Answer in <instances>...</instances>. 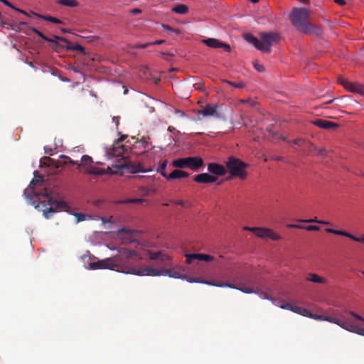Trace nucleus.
Segmentation results:
<instances>
[{
    "instance_id": "nucleus-59",
    "label": "nucleus",
    "mask_w": 364,
    "mask_h": 364,
    "mask_svg": "<svg viewBox=\"0 0 364 364\" xmlns=\"http://www.w3.org/2000/svg\"><path fill=\"white\" fill-rule=\"evenodd\" d=\"M161 79L159 77V78H156L155 80H154V82L155 84H158L159 82H160Z\"/></svg>"
},
{
    "instance_id": "nucleus-34",
    "label": "nucleus",
    "mask_w": 364,
    "mask_h": 364,
    "mask_svg": "<svg viewBox=\"0 0 364 364\" xmlns=\"http://www.w3.org/2000/svg\"><path fill=\"white\" fill-rule=\"evenodd\" d=\"M198 255H203V254L200 253H193V254H186V263L190 264L194 260H198L202 261V257H198Z\"/></svg>"
},
{
    "instance_id": "nucleus-63",
    "label": "nucleus",
    "mask_w": 364,
    "mask_h": 364,
    "mask_svg": "<svg viewBox=\"0 0 364 364\" xmlns=\"http://www.w3.org/2000/svg\"><path fill=\"white\" fill-rule=\"evenodd\" d=\"M173 129H174V128H173V127H168V130H169L170 132H172Z\"/></svg>"
},
{
    "instance_id": "nucleus-38",
    "label": "nucleus",
    "mask_w": 364,
    "mask_h": 364,
    "mask_svg": "<svg viewBox=\"0 0 364 364\" xmlns=\"http://www.w3.org/2000/svg\"><path fill=\"white\" fill-rule=\"evenodd\" d=\"M71 215H73L76 218L77 223H80L85 220L87 218H90V216L81 213H72Z\"/></svg>"
},
{
    "instance_id": "nucleus-45",
    "label": "nucleus",
    "mask_w": 364,
    "mask_h": 364,
    "mask_svg": "<svg viewBox=\"0 0 364 364\" xmlns=\"http://www.w3.org/2000/svg\"><path fill=\"white\" fill-rule=\"evenodd\" d=\"M167 164H168V161L167 160H164L163 161L161 164H160V166L159 168H158V171L160 172V173L162 175V173L163 172H166V166H167Z\"/></svg>"
},
{
    "instance_id": "nucleus-12",
    "label": "nucleus",
    "mask_w": 364,
    "mask_h": 364,
    "mask_svg": "<svg viewBox=\"0 0 364 364\" xmlns=\"http://www.w3.org/2000/svg\"><path fill=\"white\" fill-rule=\"evenodd\" d=\"M307 317H310L311 318L316 320L326 321L330 323H333L346 330H347L348 328L347 326H348L349 322V319L345 318V317L343 315L340 316L341 318H338L328 316L318 315L310 312V315H307Z\"/></svg>"
},
{
    "instance_id": "nucleus-18",
    "label": "nucleus",
    "mask_w": 364,
    "mask_h": 364,
    "mask_svg": "<svg viewBox=\"0 0 364 364\" xmlns=\"http://www.w3.org/2000/svg\"><path fill=\"white\" fill-rule=\"evenodd\" d=\"M148 255L151 259L159 260L165 266H168L170 264V257L166 255L162 254L161 252H153L148 251Z\"/></svg>"
},
{
    "instance_id": "nucleus-24",
    "label": "nucleus",
    "mask_w": 364,
    "mask_h": 364,
    "mask_svg": "<svg viewBox=\"0 0 364 364\" xmlns=\"http://www.w3.org/2000/svg\"><path fill=\"white\" fill-rule=\"evenodd\" d=\"M171 11L178 14H186L188 12V6L185 4H177L172 8Z\"/></svg>"
},
{
    "instance_id": "nucleus-13",
    "label": "nucleus",
    "mask_w": 364,
    "mask_h": 364,
    "mask_svg": "<svg viewBox=\"0 0 364 364\" xmlns=\"http://www.w3.org/2000/svg\"><path fill=\"white\" fill-rule=\"evenodd\" d=\"M92 159L88 155L82 156L80 162H79L78 167L83 166L87 168L86 172L95 175H103L105 171L102 168L94 167L92 164Z\"/></svg>"
},
{
    "instance_id": "nucleus-1",
    "label": "nucleus",
    "mask_w": 364,
    "mask_h": 364,
    "mask_svg": "<svg viewBox=\"0 0 364 364\" xmlns=\"http://www.w3.org/2000/svg\"><path fill=\"white\" fill-rule=\"evenodd\" d=\"M30 29L43 40L46 41L47 43H49L50 46L56 52H60L65 49L66 50L75 51L81 54L84 56L83 60L85 61V64L88 66H95V65H92L90 62L100 60V58L97 55L87 53L82 46L79 44L73 45L68 40L63 37L54 36L53 38H48L36 28L31 27Z\"/></svg>"
},
{
    "instance_id": "nucleus-48",
    "label": "nucleus",
    "mask_w": 364,
    "mask_h": 364,
    "mask_svg": "<svg viewBox=\"0 0 364 364\" xmlns=\"http://www.w3.org/2000/svg\"><path fill=\"white\" fill-rule=\"evenodd\" d=\"M198 257H202V261L208 262L213 261L214 259L213 257L209 255L203 254V255H198Z\"/></svg>"
},
{
    "instance_id": "nucleus-25",
    "label": "nucleus",
    "mask_w": 364,
    "mask_h": 364,
    "mask_svg": "<svg viewBox=\"0 0 364 364\" xmlns=\"http://www.w3.org/2000/svg\"><path fill=\"white\" fill-rule=\"evenodd\" d=\"M306 279L308 281H310V282H312L314 283H318V284L326 283V279L324 278L321 277L318 275L314 274V273H309L308 274Z\"/></svg>"
},
{
    "instance_id": "nucleus-56",
    "label": "nucleus",
    "mask_w": 364,
    "mask_h": 364,
    "mask_svg": "<svg viewBox=\"0 0 364 364\" xmlns=\"http://www.w3.org/2000/svg\"><path fill=\"white\" fill-rule=\"evenodd\" d=\"M272 159L273 160H275V161H282L283 159V158L282 156H273L272 158Z\"/></svg>"
},
{
    "instance_id": "nucleus-51",
    "label": "nucleus",
    "mask_w": 364,
    "mask_h": 364,
    "mask_svg": "<svg viewBox=\"0 0 364 364\" xmlns=\"http://www.w3.org/2000/svg\"><path fill=\"white\" fill-rule=\"evenodd\" d=\"M292 143L297 146H301V144L306 143V141L302 139H296L294 141H292Z\"/></svg>"
},
{
    "instance_id": "nucleus-21",
    "label": "nucleus",
    "mask_w": 364,
    "mask_h": 364,
    "mask_svg": "<svg viewBox=\"0 0 364 364\" xmlns=\"http://www.w3.org/2000/svg\"><path fill=\"white\" fill-rule=\"evenodd\" d=\"M217 178L211 176L208 173H203L196 175L194 178V181L200 183H210L216 181Z\"/></svg>"
},
{
    "instance_id": "nucleus-55",
    "label": "nucleus",
    "mask_w": 364,
    "mask_h": 364,
    "mask_svg": "<svg viewBox=\"0 0 364 364\" xmlns=\"http://www.w3.org/2000/svg\"><path fill=\"white\" fill-rule=\"evenodd\" d=\"M334 1L341 6H343L346 4V1L344 0H334Z\"/></svg>"
},
{
    "instance_id": "nucleus-35",
    "label": "nucleus",
    "mask_w": 364,
    "mask_h": 364,
    "mask_svg": "<svg viewBox=\"0 0 364 364\" xmlns=\"http://www.w3.org/2000/svg\"><path fill=\"white\" fill-rule=\"evenodd\" d=\"M58 3L68 7H75L78 6V2L76 0H58Z\"/></svg>"
},
{
    "instance_id": "nucleus-11",
    "label": "nucleus",
    "mask_w": 364,
    "mask_h": 364,
    "mask_svg": "<svg viewBox=\"0 0 364 364\" xmlns=\"http://www.w3.org/2000/svg\"><path fill=\"white\" fill-rule=\"evenodd\" d=\"M338 82L350 92L364 95V85L360 82L350 81L343 77H339L338 78Z\"/></svg>"
},
{
    "instance_id": "nucleus-58",
    "label": "nucleus",
    "mask_w": 364,
    "mask_h": 364,
    "mask_svg": "<svg viewBox=\"0 0 364 364\" xmlns=\"http://www.w3.org/2000/svg\"><path fill=\"white\" fill-rule=\"evenodd\" d=\"M254 68L257 69V68H262L257 63H255L254 64Z\"/></svg>"
},
{
    "instance_id": "nucleus-26",
    "label": "nucleus",
    "mask_w": 364,
    "mask_h": 364,
    "mask_svg": "<svg viewBox=\"0 0 364 364\" xmlns=\"http://www.w3.org/2000/svg\"><path fill=\"white\" fill-rule=\"evenodd\" d=\"M274 125H269L266 130L269 133V135L272 137V139H280L283 141H286V137L279 135L276 132L274 131Z\"/></svg>"
},
{
    "instance_id": "nucleus-50",
    "label": "nucleus",
    "mask_w": 364,
    "mask_h": 364,
    "mask_svg": "<svg viewBox=\"0 0 364 364\" xmlns=\"http://www.w3.org/2000/svg\"><path fill=\"white\" fill-rule=\"evenodd\" d=\"M294 305L289 304V303H285V304H283L280 306V307L282 309H287V310H290L291 311L292 310V308H293Z\"/></svg>"
},
{
    "instance_id": "nucleus-44",
    "label": "nucleus",
    "mask_w": 364,
    "mask_h": 364,
    "mask_svg": "<svg viewBox=\"0 0 364 364\" xmlns=\"http://www.w3.org/2000/svg\"><path fill=\"white\" fill-rule=\"evenodd\" d=\"M240 102L241 103H247L252 107H256L257 106V102L250 98L245 100H240Z\"/></svg>"
},
{
    "instance_id": "nucleus-39",
    "label": "nucleus",
    "mask_w": 364,
    "mask_h": 364,
    "mask_svg": "<svg viewBox=\"0 0 364 364\" xmlns=\"http://www.w3.org/2000/svg\"><path fill=\"white\" fill-rule=\"evenodd\" d=\"M298 221L302 222V223H317L322 224V225H330V223L328 221L319 220H317L316 218H315L314 219H308V220L299 219V220H298Z\"/></svg>"
},
{
    "instance_id": "nucleus-41",
    "label": "nucleus",
    "mask_w": 364,
    "mask_h": 364,
    "mask_svg": "<svg viewBox=\"0 0 364 364\" xmlns=\"http://www.w3.org/2000/svg\"><path fill=\"white\" fill-rule=\"evenodd\" d=\"M60 159H63V164H67L68 163L72 164V165H77L78 166L79 161H74L71 158H70L68 156L65 155H61L60 156Z\"/></svg>"
},
{
    "instance_id": "nucleus-37",
    "label": "nucleus",
    "mask_w": 364,
    "mask_h": 364,
    "mask_svg": "<svg viewBox=\"0 0 364 364\" xmlns=\"http://www.w3.org/2000/svg\"><path fill=\"white\" fill-rule=\"evenodd\" d=\"M135 143L136 144L134 145L135 148L146 149L148 146V141L145 138H142L140 140H136Z\"/></svg>"
},
{
    "instance_id": "nucleus-62",
    "label": "nucleus",
    "mask_w": 364,
    "mask_h": 364,
    "mask_svg": "<svg viewBox=\"0 0 364 364\" xmlns=\"http://www.w3.org/2000/svg\"><path fill=\"white\" fill-rule=\"evenodd\" d=\"M250 1L252 2V3H257L259 1V0H249Z\"/></svg>"
},
{
    "instance_id": "nucleus-32",
    "label": "nucleus",
    "mask_w": 364,
    "mask_h": 364,
    "mask_svg": "<svg viewBox=\"0 0 364 364\" xmlns=\"http://www.w3.org/2000/svg\"><path fill=\"white\" fill-rule=\"evenodd\" d=\"M287 226L291 228H305L308 231H317L320 229V228L317 225H308L306 227H303L299 225L289 224Z\"/></svg>"
},
{
    "instance_id": "nucleus-10",
    "label": "nucleus",
    "mask_w": 364,
    "mask_h": 364,
    "mask_svg": "<svg viewBox=\"0 0 364 364\" xmlns=\"http://www.w3.org/2000/svg\"><path fill=\"white\" fill-rule=\"evenodd\" d=\"M172 165L176 168H189L192 170H198L203 166V161L200 156L180 158L174 160Z\"/></svg>"
},
{
    "instance_id": "nucleus-42",
    "label": "nucleus",
    "mask_w": 364,
    "mask_h": 364,
    "mask_svg": "<svg viewBox=\"0 0 364 364\" xmlns=\"http://www.w3.org/2000/svg\"><path fill=\"white\" fill-rule=\"evenodd\" d=\"M162 27L164 28V30L168 33H173L174 32L175 33H176L177 35H179L181 33V31L179 29H175V28H171L170 26L168 25H162Z\"/></svg>"
},
{
    "instance_id": "nucleus-47",
    "label": "nucleus",
    "mask_w": 364,
    "mask_h": 364,
    "mask_svg": "<svg viewBox=\"0 0 364 364\" xmlns=\"http://www.w3.org/2000/svg\"><path fill=\"white\" fill-rule=\"evenodd\" d=\"M52 161L53 159L49 156H44L41 159V166H48V163Z\"/></svg>"
},
{
    "instance_id": "nucleus-2",
    "label": "nucleus",
    "mask_w": 364,
    "mask_h": 364,
    "mask_svg": "<svg viewBox=\"0 0 364 364\" xmlns=\"http://www.w3.org/2000/svg\"><path fill=\"white\" fill-rule=\"evenodd\" d=\"M119 255H116L113 257L107 258L98 262H90L89 264L91 269H114L117 268L118 271L124 272V261H129L128 263L131 265L133 264V261L138 262L141 259V257H139L138 253L134 250H130L128 249H122L119 251Z\"/></svg>"
},
{
    "instance_id": "nucleus-49",
    "label": "nucleus",
    "mask_w": 364,
    "mask_h": 364,
    "mask_svg": "<svg viewBox=\"0 0 364 364\" xmlns=\"http://www.w3.org/2000/svg\"><path fill=\"white\" fill-rule=\"evenodd\" d=\"M349 238L356 242H364V235L361 237H358L350 233Z\"/></svg>"
},
{
    "instance_id": "nucleus-3",
    "label": "nucleus",
    "mask_w": 364,
    "mask_h": 364,
    "mask_svg": "<svg viewBox=\"0 0 364 364\" xmlns=\"http://www.w3.org/2000/svg\"><path fill=\"white\" fill-rule=\"evenodd\" d=\"M126 138H127V135H122L118 140L116 141L111 147L107 149V154L109 158L113 157H122L120 159L119 164L117 165V167L119 169L124 171L127 170L128 172L132 173H140V172H146V171L142 168V166L139 164H134L130 160H129L127 157L123 156V154L128 151L130 148L131 141L129 140L127 141V144H121L120 143L123 141Z\"/></svg>"
},
{
    "instance_id": "nucleus-17",
    "label": "nucleus",
    "mask_w": 364,
    "mask_h": 364,
    "mask_svg": "<svg viewBox=\"0 0 364 364\" xmlns=\"http://www.w3.org/2000/svg\"><path fill=\"white\" fill-rule=\"evenodd\" d=\"M208 171L217 176H224L227 173L226 168L223 165L216 163L208 164Z\"/></svg>"
},
{
    "instance_id": "nucleus-7",
    "label": "nucleus",
    "mask_w": 364,
    "mask_h": 364,
    "mask_svg": "<svg viewBox=\"0 0 364 364\" xmlns=\"http://www.w3.org/2000/svg\"><path fill=\"white\" fill-rule=\"evenodd\" d=\"M245 40L252 43L256 48L263 52H269L271 47L277 43V35L272 32L261 33L259 39L257 38L252 34H246Z\"/></svg>"
},
{
    "instance_id": "nucleus-60",
    "label": "nucleus",
    "mask_w": 364,
    "mask_h": 364,
    "mask_svg": "<svg viewBox=\"0 0 364 364\" xmlns=\"http://www.w3.org/2000/svg\"><path fill=\"white\" fill-rule=\"evenodd\" d=\"M143 71V73L144 75H146V73L150 70L149 69H147V70H141Z\"/></svg>"
},
{
    "instance_id": "nucleus-27",
    "label": "nucleus",
    "mask_w": 364,
    "mask_h": 364,
    "mask_svg": "<svg viewBox=\"0 0 364 364\" xmlns=\"http://www.w3.org/2000/svg\"><path fill=\"white\" fill-rule=\"evenodd\" d=\"M308 147L309 148V151H311V149H314L316 152V155L320 156H325L326 155V150L324 148H320L315 146L312 143L308 141L306 142Z\"/></svg>"
},
{
    "instance_id": "nucleus-36",
    "label": "nucleus",
    "mask_w": 364,
    "mask_h": 364,
    "mask_svg": "<svg viewBox=\"0 0 364 364\" xmlns=\"http://www.w3.org/2000/svg\"><path fill=\"white\" fill-rule=\"evenodd\" d=\"M325 230L327 232L333 233V234L338 235L345 236V237H347L348 238L350 237V233L348 232H346V231L337 230H334V229H332V228H326Z\"/></svg>"
},
{
    "instance_id": "nucleus-8",
    "label": "nucleus",
    "mask_w": 364,
    "mask_h": 364,
    "mask_svg": "<svg viewBox=\"0 0 364 364\" xmlns=\"http://www.w3.org/2000/svg\"><path fill=\"white\" fill-rule=\"evenodd\" d=\"M225 165L226 170L229 172L231 177L239 178L242 180L247 177L246 168L249 167L248 164L242 161L235 156H230L228 158Z\"/></svg>"
},
{
    "instance_id": "nucleus-6",
    "label": "nucleus",
    "mask_w": 364,
    "mask_h": 364,
    "mask_svg": "<svg viewBox=\"0 0 364 364\" xmlns=\"http://www.w3.org/2000/svg\"><path fill=\"white\" fill-rule=\"evenodd\" d=\"M35 205V208L43 212V215L47 219L50 218L56 212V209H60L63 211L72 214L70 207L68 203L65 201L56 200L53 198H49L48 203L46 200H40L36 204L35 201L31 202Z\"/></svg>"
},
{
    "instance_id": "nucleus-9",
    "label": "nucleus",
    "mask_w": 364,
    "mask_h": 364,
    "mask_svg": "<svg viewBox=\"0 0 364 364\" xmlns=\"http://www.w3.org/2000/svg\"><path fill=\"white\" fill-rule=\"evenodd\" d=\"M205 284L218 287H229L231 289H237L244 293L252 294L255 293L259 295V296L264 299L272 300V297L266 292L259 290V289H253L251 287H248L245 285L240 284L235 285L227 282H218L213 280L212 282H205Z\"/></svg>"
},
{
    "instance_id": "nucleus-57",
    "label": "nucleus",
    "mask_w": 364,
    "mask_h": 364,
    "mask_svg": "<svg viewBox=\"0 0 364 364\" xmlns=\"http://www.w3.org/2000/svg\"><path fill=\"white\" fill-rule=\"evenodd\" d=\"M175 203L178 205H181V206H183L184 205V202L181 200L176 201Z\"/></svg>"
},
{
    "instance_id": "nucleus-15",
    "label": "nucleus",
    "mask_w": 364,
    "mask_h": 364,
    "mask_svg": "<svg viewBox=\"0 0 364 364\" xmlns=\"http://www.w3.org/2000/svg\"><path fill=\"white\" fill-rule=\"evenodd\" d=\"M202 42L210 48H223L226 52L230 51V46L228 44L223 43L216 38H206L203 39Z\"/></svg>"
},
{
    "instance_id": "nucleus-53",
    "label": "nucleus",
    "mask_w": 364,
    "mask_h": 364,
    "mask_svg": "<svg viewBox=\"0 0 364 364\" xmlns=\"http://www.w3.org/2000/svg\"><path fill=\"white\" fill-rule=\"evenodd\" d=\"M131 13L133 15H136L141 13V11L139 9H134L131 11Z\"/></svg>"
},
{
    "instance_id": "nucleus-40",
    "label": "nucleus",
    "mask_w": 364,
    "mask_h": 364,
    "mask_svg": "<svg viewBox=\"0 0 364 364\" xmlns=\"http://www.w3.org/2000/svg\"><path fill=\"white\" fill-rule=\"evenodd\" d=\"M225 82L226 83L229 84L230 85H231L235 88H237V89H242L245 87V84L242 81L232 82V81H230V80H225Z\"/></svg>"
},
{
    "instance_id": "nucleus-46",
    "label": "nucleus",
    "mask_w": 364,
    "mask_h": 364,
    "mask_svg": "<svg viewBox=\"0 0 364 364\" xmlns=\"http://www.w3.org/2000/svg\"><path fill=\"white\" fill-rule=\"evenodd\" d=\"M346 313L352 316L356 320L364 321V318L361 316L357 314L356 313H355L353 311H346Z\"/></svg>"
},
{
    "instance_id": "nucleus-14",
    "label": "nucleus",
    "mask_w": 364,
    "mask_h": 364,
    "mask_svg": "<svg viewBox=\"0 0 364 364\" xmlns=\"http://www.w3.org/2000/svg\"><path fill=\"white\" fill-rule=\"evenodd\" d=\"M255 230V235L260 238H270L272 240H281L282 237L272 231L271 229L269 228H256Z\"/></svg>"
},
{
    "instance_id": "nucleus-29",
    "label": "nucleus",
    "mask_w": 364,
    "mask_h": 364,
    "mask_svg": "<svg viewBox=\"0 0 364 364\" xmlns=\"http://www.w3.org/2000/svg\"><path fill=\"white\" fill-rule=\"evenodd\" d=\"M165 42L164 40H157L153 42L146 43H136L133 46L134 48H146L151 45H161Z\"/></svg>"
},
{
    "instance_id": "nucleus-30",
    "label": "nucleus",
    "mask_w": 364,
    "mask_h": 364,
    "mask_svg": "<svg viewBox=\"0 0 364 364\" xmlns=\"http://www.w3.org/2000/svg\"><path fill=\"white\" fill-rule=\"evenodd\" d=\"M32 14L43 20H46V21H50L52 23H62V21H60V19H58L55 17H53V16H47V15H41V14H36L34 12H33Z\"/></svg>"
},
{
    "instance_id": "nucleus-61",
    "label": "nucleus",
    "mask_w": 364,
    "mask_h": 364,
    "mask_svg": "<svg viewBox=\"0 0 364 364\" xmlns=\"http://www.w3.org/2000/svg\"><path fill=\"white\" fill-rule=\"evenodd\" d=\"M176 112L181 113V115H183V116L184 115V113H183V112H181V111H180V110H178V109H176Z\"/></svg>"
},
{
    "instance_id": "nucleus-33",
    "label": "nucleus",
    "mask_w": 364,
    "mask_h": 364,
    "mask_svg": "<svg viewBox=\"0 0 364 364\" xmlns=\"http://www.w3.org/2000/svg\"><path fill=\"white\" fill-rule=\"evenodd\" d=\"M291 311L304 316L310 315V311L308 309L295 305H294Z\"/></svg>"
},
{
    "instance_id": "nucleus-43",
    "label": "nucleus",
    "mask_w": 364,
    "mask_h": 364,
    "mask_svg": "<svg viewBox=\"0 0 364 364\" xmlns=\"http://www.w3.org/2000/svg\"><path fill=\"white\" fill-rule=\"evenodd\" d=\"M0 1H1V2H2L3 4H4L5 5H6V6H9V7H11V8H12V9H14L16 10V11H18V12H21V13H22V14H25V15H26V16H29V14H28L27 12H26V11H24L21 10V9H16V8H15V7H14V6H13V5L9 2V1H8L7 0H0Z\"/></svg>"
},
{
    "instance_id": "nucleus-23",
    "label": "nucleus",
    "mask_w": 364,
    "mask_h": 364,
    "mask_svg": "<svg viewBox=\"0 0 364 364\" xmlns=\"http://www.w3.org/2000/svg\"><path fill=\"white\" fill-rule=\"evenodd\" d=\"M348 326L347 331H348L350 332L355 333L360 336H364V328H360V327L353 324V322H351L350 320L348 322V326Z\"/></svg>"
},
{
    "instance_id": "nucleus-28",
    "label": "nucleus",
    "mask_w": 364,
    "mask_h": 364,
    "mask_svg": "<svg viewBox=\"0 0 364 364\" xmlns=\"http://www.w3.org/2000/svg\"><path fill=\"white\" fill-rule=\"evenodd\" d=\"M39 182L40 181L38 179H33L30 183L29 188L24 191V196L28 200H31V196L30 195V193H28V192L32 193L34 186L37 185Z\"/></svg>"
},
{
    "instance_id": "nucleus-52",
    "label": "nucleus",
    "mask_w": 364,
    "mask_h": 364,
    "mask_svg": "<svg viewBox=\"0 0 364 364\" xmlns=\"http://www.w3.org/2000/svg\"><path fill=\"white\" fill-rule=\"evenodd\" d=\"M44 151H45V153L49 154L50 155L52 154V152H53V149L48 146H44Z\"/></svg>"
},
{
    "instance_id": "nucleus-5",
    "label": "nucleus",
    "mask_w": 364,
    "mask_h": 364,
    "mask_svg": "<svg viewBox=\"0 0 364 364\" xmlns=\"http://www.w3.org/2000/svg\"><path fill=\"white\" fill-rule=\"evenodd\" d=\"M311 13V11L308 9L294 8L289 18L293 26L299 31L306 34L314 33L319 36L321 34L322 30L307 21Z\"/></svg>"
},
{
    "instance_id": "nucleus-22",
    "label": "nucleus",
    "mask_w": 364,
    "mask_h": 364,
    "mask_svg": "<svg viewBox=\"0 0 364 364\" xmlns=\"http://www.w3.org/2000/svg\"><path fill=\"white\" fill-rule=\"evenodd\" d=\"M313 124L318 127L325 129H331L338 127V125L332 122L327 121L325 119H318L313 122Z\"/></svg>"
},
{
    "instance_id": "nucleus-31",
    "label": "nucleus",
    "mask_w": 364,
    "mask_h": 364,
    "mask_svg": "<svg viewBox=\"0 0 364 364\" xmlns=\"http://www.w3.org/2000/svg\"><path fill=\"white\" fill-rule=\"evenodd\" d=\"M30 195L31 196V198H33V196H34L36 198H38L39 196H46L48 199L47 202L46 201V203H48L49 198H52L49 196L48 191L46 188H44V189L40 191L39 192L32 191V193Z\"/></svg>"
},
{
    "instance_id": "nucleus-54",
    "label": "nucleus",
    "mask_w": 364,
    "mask_h": 364,
    "mask_svg": "<svg viewBox=\"0 0 364 364\" xmlns=\"http://www.w3.org/2000/svg\"><path fill=\"white\" fill-rule=\"evenodd\" d=\"M255 229H256V228H252V227H247V226L244 228V230L250 231V232H253L254 234H255V230H254Z\"/></svg>"
},
{
    "instance_id": "nucleus-19",
    "label": "nucleus",
    "mask_w": 364,
    "mask_h": 364,
    "mask_svg": "<svg viewBox=\"0 0 364 364\" xmlns=\"http://www.w3.org/2000/svg\"><path fill=\"white\" fill-rule=\"evenodd\" d=\"M134 230H126L124 228H122L119 230L118 235L121 237L122 240H123V243H132L134 240L133 237V233H134Z\"/></svg>"
},
{
    "instance_id": "nucleus-64",
    "label": "nucleus",
    "mask_w": 364,
    "mask_h": 364,
    "mask_svg": "<svg viewBox=\"0 0 364 364\" xmlns=\"http://www.w3.org/2000/svg\"><path fill=\"white\" fill-rule=\"evenodd\" d=\"M61 31H62V32H63V33L67 32V30H66V29H65V28H62V29H61Z\"/></svg>"
},
{
    "instance_id": "nucleus-4",
    "label": "nucleus",
    "mask_w": 364,
    "mask_h": 364,
    "mask_svg": "<svg viewBox=\"0 0 364 364\" xmlns=\"http://www.w3.org/2000/svg\"><path fill=\"white\" fill-rule=\"evenodd\" d=\"M129 261H124V272L127 274H132L139 276H161V275H167L170 277L173 278H181L186 279L188 282H198V283H203L206 281H201L199 278H192L187 277L183 275L181 276V273L173 269H156L151 267L144 266V267H136L134 265H131L128 263ZM211 280L210 282H212Z\"/></svg>"
},
{
    "instance_id": "nucleus-16",
    "label": "nucleus",
    "mask_w": 364,
    "mask_h": 364,
    "mask_svg": "<svg viewBox=\"0 0 364 364\" xmlns=\"http://www.w3.org/2000/svg\"><path fill=\"white\" fill-rule=\"evenodd\" d=\"M218 109V106L216 104H208L203 109L198 111V114L203 117H220Z\"/></svg>"
},
{
    "instance_id": "nucleus-20",
    "label": "nucleus",
    "mask_w": 364,
    "mask_h": 364,
    "mask_svg": "<svg viewBox=\"0 0 364 364\" xmlns=\"http://www.w3.org/2000/svg\"><path fill=\"white\" fill-rule=\"evenodd\" d=\"M162 176L167 180H173L176 178L188 177L189 176V173L184 171L175 169L168 175L166 173V172H163Z\"/></svg>"
}]
</instances>
